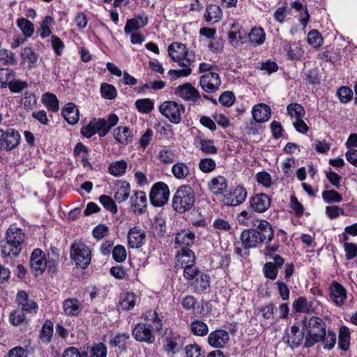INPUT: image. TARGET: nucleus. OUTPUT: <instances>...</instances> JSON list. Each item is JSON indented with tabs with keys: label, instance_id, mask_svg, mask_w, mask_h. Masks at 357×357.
I'll return each mask as SVG.
<instances>
[{
	"label": "nucleus",
	"instance_id": "f257e3e1",
	"mask_svg": "<svg viewBox=\"0 0 357 357\" xmlns=\"http://www.w3.org/2000/svg\"><path fill=\"white\" fill-rule=\"evenodd\" d=\"M168 54L172 61L182 67V69H172L168 71L172 80H176L180 77H188L192 73L190 66L195 61V56L193 53L188 52L185 45L172 43L168 47Z\"/></svg>",
	"mask_w": 357,
	"mask_h": 357
},
{
	"label": "nucleus",
	"instance_id": "f03ea898",
	"mask_svg": "<svg viewBox=\"0 0 357 357\" xmlns=\"http://www.w3.org/2000/svg\"><path fill=\"white\" fill-rule=\"evenodd\" d=\"M253 226L256 228L245 229L241 235L242 244L246 249L255 248L261 243H268L274 236L273 228L268 221L256 220Z\"/></svg>",
	"mask_w": 357,
	"mask_h": 357
},
{
	"label": "nucleus",
	"instance_id": "7ed1b4c3",
	"mask_svg": "<svg viewBox=\"0 0 357 357\" xmlns=\"http://www.w3.org/2000/svg\"><path fill=\"white\" fill-rule=\"evenodd\" d=\"M25 239V234L22 229L10 226L7 231L6 241L1 246V254L3 257H17L22 249V243Z\"/></svg>",
	"mask_w": 357,
	"mask_h": 357
},
{
	"label": "nucleus",
	"instance_id": "20e7f679",
	"mask_svg": "<svg viewBox=\"0 0 357 357\" xmlns=\"http://www.w3.org/2000/svg\"><path fill=\"white\" fill-rule=\"evenodd\" d=\"M302 327L306 333L304 342L305 347H310L321 342L326 331L325 322L317 317H312L308 320L306 318L303 319Z\"/></svg>",
	"mask_w": 357,
	"mask_h": 357
},
{
	"label": "nucleus",
	"instance_id": "39448f33",
	"mask_svg": "<svg viewBox=\"0 0 357 357\" xmlns=\"http://www.w3.org/2000/svg\"><path fill=\"white\" fill-rule=\"evenodd\" d=\"M118 122L119 117L115 114H109L107 120L105 119H93L86 127L82 128L81 132L83 136L87 138H90L96 133H98L100 137H104Z\"/></svg>",
	"mask_w": 357,
	"mask_h": 357
},
{
	"label": "nucleus",
	"instance_id": "423d86ee",
	"mask_svg": "<svg viewBox=\"0 0 357 357\" xmlns=\"http://www.w3.org/2000/svg\"><path fill=\"white\" fill-rule=\"evenodd\" d=\"M196 201L194 190L188 185L180 186L172 198V207L179 213L190 211Z\"/></svg>",
	"mask_w": 357,
	"mask_h": 357
},
{
	"label": "nucleus",
	"instance_id": "0eeeda50",
	"mask_svg": "<svg viewBox=\"0 0 357 357\" xmlns=\"http://www.w3.org/2000/svg\"><path fill=\"white\" fill-rule=\"evenodd\" d=\"M70 258L77 266L86 268L91 262V250L82 242L75 241L70 246Z\"/></svg>",
	"mask_w": 357,
	"mask_h": 357
},
{
	"label": "nucleus",
	"instance_id": "6e6552de",
	"mask_svg": "<svg viewBox=\"0 0 357 357\" xmlns=\"http://www.w3.org/2000/svg\"><path fill=\"white\" fill-rule=\"evenodd\" d=\"M178 262L183 268V276L188 280H192L201 273L195 266V255L192 250H185L184 254L178 255Z\"/></svg>",
	"mask_w": 357,
	"mask_h": 357
},
{
	"label": "nucleus",
	"instance_id": "1a4fd4ad",
	"mask_svg": "<svg viewBox=\"0 0 357 357\" xmlns=\"http://www.w3.org/2000/svg\"><path fill=\"white\" fill-rule=\"evenodd\" d=\"M49 268L55 266L54 261L47 259L45 254L40 249H34L30 257V266L35 275H40Z\"/></svg>",
	"mask_w": 357,
	"mask_h": 357
},
{
	"label": "nucleus",
	"instance_id": "9d476101",
	"mask_svg": "<svg viewBox=\"0 0 357 357\" xmlns=\"http://www.w3.org/2000/svg\"><path fill=\"white\" fill-rule=\"evenodd\" d=\"M159 110L170 122L178 124L181 121L185 107L175 101H165L160 105Z\"/></svg>",
	"mask_w": 357,
	"mask_h": 357
},
{
	"label": "nucleus",
	"instance_id": "9b49d317",
	"mask_svg": "<svg viewBox=\"0 0 357 357\" xmlns=\"http://www.w3.org/2000/svg\"><path fill=\"white\" fill-rule=\"evenodd\" d=\"M21 136L20 132L13 128L4 130L0 128V151H10L20 144Z\"/></svg>",
	"mask_w": 357,
	"mask_h": 357
},
{
	"label": "nucleus",
	"instance_id": "f8f14e48",
	"mask_svg": "<svg viewBox=\"0 0 357 357\" xmlns=\"http://www.w3.org/2000/svg\"><path fill=\"white\" fill-rule=\"evenodd\" d=\"M169 196V190L167 184L163 182L155 183L150 191V202L154 206H162L165 205Z\"/></svg>",
	"mask_w": 357,
	"mask_h": 357
},
{
	"label": "nucleus",
	"instance_id": "ddd939ff",
	"mask_svg": "<svg viewBox=\"0 0 357 357\" xmlns=\"http://www.w3.org/2000/svg\"><path fill=\"white\" fill-rule=\"evenodd\" d=\"M132 333L137 342L152 344L155 340L153 326L151 324L139 323L135 325Z\"/></svg>",
	"mask_w": 357,
	"mask_h": 357
},
{
	"label": "nucleus",
	"instance_id": "4468645a",
	"mask_svg": "<svg viewBox=\"0 0 357 357\" xmlns=\"http://www.w3.org/2000/svg\"><path fill=\"white\" fill-rule=\"evenodd\" d=\"M174 93L190 104H195L201 97L198 90L189 82L178 85Z\"/></svg>",
	"mask_w": 357,
	"mask_h": 357
},
{
	"label": "nucleus",
	"instance_id": "2eb2a0df",
	"mask_svg": "<svg viewBox=\"0 0 357 357\" xmlns=\"http://www.w3.org/2000/svg\"><path fill=\"white\" fill-rule=\"evenodd\" d=\"M195 240V234L190 230H182L177 233L175 237V244L176 248H181L178 251L176 257L178 255H183L185 250H190L188 248L192 246Z\"/></svg>",
	"mask_w": 357,
	"mask_h": 357
},
{
	"label": "nucleus",
	"instance_id": "dca6fc26",
	"mask_svg": "<svg viewBox=\"0 0 357 357\" xmlns=\"http://www.w3.org/2000/svg\"><path fill=\"white\" fill-rule=\"evenodd\" d=\"M164 347L167 353L174 354L180 351L183 346V338L171 329H166L164 337Z\"/></svg>",
	"mask_w": 357,
	"mask_h": 357
},
{
	"label": "nucleus",
	"instance_id": "f3484780",
	"mask_svg": "<svg viewBox=\"0 0 357 357\" xmlns=\"http://www.w3.org/2000/svg\"><path fill=\"white\" fill-rule=\"evenodd\" d=\"M199 84L207 93H213L219 89L221 79L218 73L208 72L200 77Z\"/></svg>",
	"mask_w": 357,
	"mask_h": 357
},
{
	"label": "nucleus",
	"instance_id": "a211bd4d",
	"mask_svg": "<svg viewBox=\"0 0 357 357\" xmlns=\"http://www.w3.org/2000/svg\"><path fill=\"white\" fill-rule=\"evenodd\" d=\"M248 196L246 189L242 185H238L224 198V204L227 206H236L243 203Z\"/></svg>",
	"mask_w": 357,
	"mask_h": 357
},
{
	"label": "nucleus",
	"instance_id": "6ab92c4d",
	"mask_svg": "<svg viewBox=\"0 0 357 357\" xmlns=\"http://www.w3.org/2000/svg\"><path fill=\"white\" fill-rule=\"evenodd\" d=\"M305 331L301 330L297 325H293L290 331H287L286 335L283 337V340L291 348L297 347L302 344L306 337Z\"/></svg>",
	"mask_w": 357,
	"mask_h": 357
},
{
	"label": "nucleus",
	"instance_id": "aec40b11",
	"mask_svg": "<svg viewBox=\"0 0 357 357\" xmlns=\"http://www.w3.org/2000/svg\"><path fill=\"white\" fill-rule=\"evenodd\" d=\"M249 203L253 211L264 213L269 208L271 199L265 193H258L250 198Z\"/></svg>",
	"mask_w": 357,
	"mask_h": 357
},
{
	"label": "nucleus",
	"instance_id": "412c9836",
	"mask_svg": "<svg viewBox=\"0 0 357 357\" xmlns=\"http://www.w3.org/2000/svg\"><path fill=\"white\" fill-rule=\"evenodd\" d=\"M127 239L129 248H139L145 244L146 232L139 227H134L129 229Z\"/></svg>",
	"mask_w": 357,
	"mask_h": 357
},
{
	"label": "nucleus",
	"instance_id": "4be33fe9",
	"mask_svg": "<svg viewBox=\"0 0 357 357\" xmlns=\"http://www.w3.org/2000/svg\"><path fill=\"white\" fill-rule=\"evenodd\" d=\"M16 301L17 305L24 312L36 314L38 310V304L24 291H20L17 293Z\"/></svg>",
	"mask_w": 357,
	"mask_h": 357
},
{
	"label": "nucleus",
	"instance_id": "5701e85b",
	"mask_svg": "<svg viewBox=\"0 0 357 357\" xmlns=\"http://www.w3.org/2000/svg\"><path fill=\"white\" fill-rule=\"evenodd\" d=\"M207 340L208 344L212 347L221 349L225 347L229 342V335L227 331L218 329L210 333Z\"/></svg>",
	"mask_w": 357,
	"mask_h": 357
},
{
	"label": "nucleus",
	"instance_id": "b1692460",
	"mask_svg": "<svg viewBox=\"0 0 357 357\" xmlns=\"http://www.w3.org/2000/svg\"><path fill=\"white\" fill-rule=\"evenodd\" d=\"M229 43L234 47H238L247 40V33L238 24H234L228 33Z\"/></svg>",
	"mask_w": 357,
	"mask_h": 357
},
{
	"label": "nucleus",
	"instance_id": "393cba45",
	"mask_svg": "<svg viewBox=\"0 0 357 357\" xmlns=\"http://www.w3.org/2000/svg\"><path fill=\"white\" fill-rule=\"evenodd\" d=\"M210 284V276L206 273H200L191 283V287L194 292L197 294H202L209 289Z\"/></svg>",
	"mask_w": 357,
	"mask_h": 357
},
{
	"label": "nucleus",
	"instance_id": "a878e982",
	"mask_svg": "<svg viewBox=\"0 0 357 357\" xmlns=\"http://www.w3.org/2000/svg\"><path fill=\"white\" fill-rule=\"evenodd\" d=\"M252 117L257 123L267 121L271 116V108L266 104L255 105L252 111Z\"/></svg>",
	"mask_w": 357,
	"mask_h": 357
},
{
	"label": "nucleus",
	"instance_id": "bb28decb",
	"mask_svg": "<svg viewBox=\"0 0 357 357\" xmlns=\"http://www.w3.org/2000/svg\"><path fill=\"white\" fill-rule=\"evenodd\" d=\"M227 179L222 176L213 178L208 183V188L215 195H222L227 188Z\"/></svg>",
	"mask_w": 357,
	"mask_h": 357
},
{
	"label": "nucleus",
	"instance_id": "cd10ccee",
	"mask_svg": "<svg viewBox=\"0 0 357 357\" xmlns=\"http://www.w3.org/2000/svg\"><path fill=\"white\" fill-rule=\"evenodd\" d=\"M331 298L337 305H342L347 297L346 290L342 284L333 282L330 287Z\"/></svg>",
	"mask_w": 357,
	"mask_h": 357
},
{
	"label": "nucleus",
	"instance_id": "c85d7f7f",
	"mask_svg": "<svg viewBox=\"0 0 357 357\" xmlns=\"http://www.w3.org/2000/svg\"><path fill=\"white\" fill-rule=\"evenodd\" d=\"M62 115L70 125H75L79 119V110L73 102H68L65 105L62 110Z\"/></svg>",
	"mask_w": 357,
	"mask_h": 357
},
{
	"label": "nucleus",
	"instance_id": "c756f323",
	"mask_svg": "<svg viewBox=\"0 0 357 357\" xmlns=\"http://www.w3.org/2000/svg\"><path fill=\"white\" fill-rule=\"evenodd\" d=\"M131 206L139 213H144L146 209L147 198L144 192L137 191L130 197Z\"/></svg>",
	"mask_w": 357,
	"mask_h": 357
},
{
	"label": "nucleus",
	"instance_id": "7c9ffc66",
	"mask_svg": "<svg viewBox=\"0 0 357 357\" xmlns=\"http://www.w3.org/2000/svg\"><path fill=\"white\" fill-rule=\"evenodd\" d=\"M130 194V185L129 183L121 181L116 184L114 197L117 202H124L128 199Z\"/></svg>",
	"mask_w": 357,
	"mask_h": 357
},
{
	"label": "nucleus",
	"instance_id": "2f4dec72",
	"mask_svg": "<svg viewBox=\"0 0 357 357\" xmlns=\"http://www.w3.org/2000/svg\"><path fill=\"white\" fill-rule=\"evenodd\" d=\"M113 134L114 139L119 144H128L132 141V132L126 126H119L114 130Z\"/></svg>",
	"mask_w": 357,
	"mask_h": 357
},
{
	"label": "nucleus",
	"instance_id": "473e14b6",
	"mask_svg": "<svg viewBox=\"0 0 357 357\" xmlns=\"http://www.w3.org/2000/svg\"><path fill=\"white\" fill-rule=\"evenodd\" d=\"M248 42L253 47L262 45L266 39V33L261 27H254L249 33H247Z\"/></svg>",
	"mask_w": 357,
	"mask_h": 357
},
{
	"label": "nucleus",
	"instance_id": "72a5a7b5",
	"mask_svg": "<svg viewBox=\"0 0 357 357\" xmlns=\"http://www.w3.org/2000/svg\"><path fill=\"white\" fill-rule=\"evenodd\" d=\"M20 56L24 62L27 63V68L32 69L38 66V56L31 47H26L21 50Z\"/></svg>",
	"mask_w": 357,
	"mask_h": 357
},
{
	"label": "nucleus",
	"instance_id": "f704fd0d",
	"mask_svg": "<svg viewBox=\"0 0 357 357\" xmlns=\"http://www.w3.org/2000/svg\"><path fill=\"white\" fill-rule=\"evenodd\" d=\"M63 310L68 316H77L81 312L79 301L76 298L66 299L63 302Z\"/></svg>",
	"mask_w": 357,
	"mask_h": 357
},
{
	"label": "nucleus",
	"instance_id": "c9c22d12",
	"mask_svg": "<svg viewBox=\"0 0 357 357\" xmlns=\"http://www.w3.org/2000/svg\"><path fill=\"white\" fill-rule=\"evenodd\" d=\"M204 17L208 22L214 24L221 19L222 10L218 6L211 4L206 8Z\"/></svg>",
	"mask_w": 357,
	"mask_h": 357
},
{
	"label": "nucleus",
	"instance_id": "e433bc0d",
	"mask_svg": "<svg viewBox=\"0 0 357 357\" xmlns=\"http://www.w3.org/2000/svg\"><path fill=\"white\" fill-rule=\"evenodd\" d=\"M42 102L45 107L52 112H56L59 109V102L57 97L52 93H45L42 96Z\"/></svg>",
	"mask_w": 357,
	"mask_h": 357
},
{
	"label": "nucleus",
	"instance_id": "4c0bfd02",
	"mask_svg": "<svg viewBox=\"0 0 357 357\" xmlns=\"http://www.w3.org/2000/svg\"><path fill=\"white\" fill-rule=\"evenodd\" d=\"M130 335L128 333H118L109 340V344L112 347H118L121 351H126Z\"/></svg>",
	"mask_w": 357,
	"mask_h": 357
},
{
	"label": "nucleus",
	"instance_id": "58836bf2",
	"mask_svg": "<svg viewBox=\"0 0 357 357\" xmlns=\"http://www.w3.org/2000/svg\"><path fill=\"white\" fill-rule=\"evenodd\" d=\"M127 167V162L124 160H121L112 162L109 166L108 170L110 174L119 177L126 173Z\"/></svg>",
	"mask_w": 357,
	"mask_h": 357
},
{
	"label": "nucleus",
	"instance_id": "ea45409f",
	"mask_svg": "<svg viewBox=\"0 0 357 357\" xmlns=\"http://www.w3.org/2000/svg\"><path fill=\"white\" fill-rule=\"evenodd\" d=\"M190 331L196 336H205L208 333V327L201 320H195L190 324Z\"/></svg>",
	"mask_w": 357,
	"mask_h": 357
},
{
	"label": "nucleus",
	"instance_id": "a19ab883",
	"mask_svg": "<svg viewBox=\"0 0 357 357\" xmlns=\"http://www.w3.org/2000/svg\"><path fill=\"white\" fill-rule=\"evenodd\" d=\"M287 111L291 119L294 120L303 119L305 114L303 107L298 103H291L288 105Z\"/></svg>",
	"mask_w": 357,
	"mask_h": 357
},
{
	"label": "nucleus",
	"instance_id": "79ce46f5",
	"mask_svg": "<svg viewBox=\"0 0 357 357\" xmlns=\"http://www.w3.org/2000/svg\"><path fill=\"white\" fill-rule=\"evenodd\" d=\"M350 331L346 326L340 328L339 331L338 346L343 351H347L349 348Z\"/></svg>",
	"mask_w": 357,
	"mask_h": 357
},
{
	"label": "nucleus",
	"instance_id": "37998d69",
	"mask_svg": "<svg viewBox=\"0 0 357 357\" xmlns=\"http://www.w3.org/2000/svg\"><path fill=\"white\" fill-rule=\"evenodd\" d=\"M17 26L26 37H31L34 32L33 24L26 18H19L17 20Z\"/></svg>",
	"mask_w": 357,
	"mask_h": 357
},
{
	"label": "nucleus",
	"instance_id": "c03bdc74",
	"mask_svg": "<svg viewBox=\"0 0 357 357\" xmlns=\"http://www.w3.org/2000/svg\"><path fill=\"white\" fill-rule=\"evenodd\" d=\"M293 307L296 312H310L313 311L312 303L304 297H299L293 303Z\"/></svg>",
	"mask_w": 357,
	"mask_h": 357
},
{
	"label": "nucleus",
	"instance_id": "a18cd8bd",
	"mask_svg": "<svg viewBox=\"0 0 357 357\" xmlns=\"http://www.w3.org/2000/svg\"><path fill=\"white\" fill-rule=\"evenodd\" d=\"M16 63L17 58L14 52L6 49L0 50V65L14 66Z\"/></svg>",
	"mask_w": 357,
	"mask_h": 357
},
{
	"label": "nucleus",
	"instance_id": "49530a36",
	"mask_svg": "<svg viewBox=\"0 0 357 357\" xmlns=\"http://www.w3.org/2000/svg\"><path fill=\"white\" fill-rule=\"evenodd\" d=\"M143 319L146 321H152L155 326V330L160 331L162 329V320L155 310H149L146 311L142 316Z\"/></svg>",
	"mask_w": 357,
	"mask_h": 357
},
{
	"label": "nucleus",
	"instance_id": "de8ad7c7",
	"mask_svg": "<svg viewBox=\"0 0 357 357\" xmlns=\"http://www.w3.org/2000/svg\"><path fill=\"white\" fill-rule=\"evenodd\" d=\"M136 296L133 293L127 292L121 298L119 305L122 310H130L135 305Z\"/></svg>",
	"mask_w": 357,
	"mask_h": 357
},
{
	"label": "nucleus",
	"instance_id": "09e8293b",
	"mask_svg": "<svg viewBox=\"0 0 357 357\" xmlns=\"http://www.w3.org/2000/svg\"><path fill=\"white\" fill-rule=\"evenodd\" d=\"M53 334V324L50 320H47L43 324L40 331V338L44 342H50Z\"/></svg>",
	"mask_w": 357,
	"mask_h": 357
},
{
	"label": "nucleus",
	"instance_id": "8fccbe9b",
	"mask_svg": "<svg viewBox=\"0 0 357 357\" xmlns=\"http://www.w3.org/2000/svg\"><path fill=\"white\" fill-rule=\"evenodd\" d=\"M322 198L326 203H340L342 201V196L335 190H327L322 192Z\"/></svg>",
	"mask_w": 357,
	"mask_h": 357
},
{
	"label": "nucleus",
	"instance_id": "3c124183",
	"mask_svg": "<svg viewBox=\"0 0 357 357\" xmlns=\"http://www.w3.org/2000/svg\"><path fill=\"white\" fill-rule=\"evenodd\" d=\"M172 172L176 178L181 179L189 174V168L183 162H177L173 165Z\"/></svg>",
	"mask_w": 357,
	"mask_h": 357
},
{
	"label": "nucleus",
	"instance_id": "603ef678",
	"mask_svg": "<svg viewBox=\"0 0 357 357\" xmlns=\"http://www.w3.org/2000/svg\"><path fill=\"white\" fill-rule=\"evenodd\" d=\"M135 106L139 112L148 114L153 109V102L149 98L139 99L135 101Z\"/></svg>",
	"mask_w": 357,
	"mask_h": 357
},
{
	"label": "nucleus",
	"instance_id": "864d4df0",
	"mask_svg": "<svg viewBox=\"0 0 357 357\" xmlns=\"http://www.w3.org/2000/svg\"><path fill=\"white\" fill-rule=\"evenodd\" d=\"M199 149L207 154H215L218 152V149L214 146V142L212 139H200Z\"/></svg>",
	"mask_w": 357,
	"mask_h": 357
},
{
	"label": "nucleus",
	"instance_id": "5fc2aeb1",
	"mask_svg": "<svg viewBox=\"0 0 357 357\" xmlns=\"http://www.w3.org/2000/svg\"><path fill=\"white\" fill-rule=\"evenodd\" d=\"M100 93L102 98L108 100L114 99L117 95L115 87L113 85L107 83L101 84Z\"/></svg>",
	"mask_w": 357,
	"mask_h": 357
},
{
	"label": "nucleus",
	"instance_id": "6e6d98bb",
	"mask_svg": "<svg viewBox=\"0 0 357 357\" xmlns=\"http://www.w3.org/2000/svg\"><path fill=\"white\" fill-rule=\"evenodd\" d=\"M53 22V18L47 15L46 16L43 22L40 23V27L39 29L40 35L42 38H45L51 35L50 25Z\"/></svg>",
	"mask_w": 357,
	"mask_h": 357
},
{
	"label": "nucleus",
	"instance_id": "4d7b16f0",
	"mask_svg": "<svg viewBox=\"0 0 357 357\" xmlns=\"http://www.w3.org/2000/svg\"><path fill=\"white\" fill-rule=\"evenodd\" d=\"M263 272L266 278L274 280L277 278L278 268L273 262H266L264 265Z\"/></svg>",
	"mask_w": 357,
	"mask_h": 357
},
{
	"label": "nucleus",
	"instance_id": "13d9d810",
	"mask_svg": "<svg viewBox=\"0 0 357 357\" xmlns=\"http://www.w3.org/2000/svg\"><path fill=\"white\" fill-rule=\"evenodd\" d=\"M99 201L107 211H109L112 213H117V206L114 200L109 196L102 195L100 196Z\"/></svg>",
	"mask_w": 357,
	"mask_h": 357
},
{
	"label": "nucleus",
	"instance_id": "bf43d9fd",
	"mask_svg": "<svg viewBox=\"0 0 357 357\" xmlns=\"http://www.w3.org/2000/svg\"><path fill=\"white\" fill-rule=\"evenodd\" d=\"M275 310L276 308L273 303H268L259 308V312H261L263 319L270 321L274 320V314Z\"/></svg>",
	"mask_w": 357,
	"mask_h": 357
},
{
	"label": "nucleus",
	"instance_id": "052dcab7",
	"mask_svg": "<svg viewBox=\"0 0 357 357\" xmlns=\"http://www.w3.org/2000/svg\"><path fill=\"white\" fill-rule=\"evenodd\" d=\"M199 167L202 172L209 173L215 169L216 163L212 158H206L200 160Z\"/></svg>",
	"mask_w": 357,
	"mask_h": 357
},
{
	"label": "nucleus",
	"instance_id": "680f3d73",
	"mask_svg": "<svg viewBox=\"0 0 357 357\" xmlns=\"http://www.w3.org/2000/svg\"><path fill=\"white\" fill-rule=\"evenodd\" d=\"M92 353L91 357H107V349L102 342H98L90 347Z\"/></svg>",
	"mask_w": 357,
	"mask_h": 357
},
{
	"label": "nucleus",
	"instance_id": "e2e57ef3",
	"mask_svg": "<svg viewBox=\"0 0 357 357\" xmlns=\"http://www.w3.org/2000/svg\"><path fill=\"white\" fill-rule=\"evenodd\" d=\"M127 252L123 245H118L115 246L112 250L113 259L119 263L123 262L126 260Z\"/></svg>",
	"mask_w": 357,
	"mask_h": 357
},
{
	"label": "nucleus",
	"instance_id": "0e129e2a",
	"mask_svg": "<svg viewBox=\"0 0 357 357\" xmlns=\"http://www.w3.org/2000/svg\"><path fill=\"white\" fill-rule=\"evenodd\" d=\"M26 320L24 312L22 310H14L10 314L9 321L13 326H19Z\"/></svg>",
	"mask_w": 357,
	"mask_h": 357
},
{
	"label": "nucleus",
	"instance_id": "69168bd1",
	"mask_svg": "<svg viewBox=\"0 0 357 357\" xmlns=\"http://www.w3.org/2000/svg\"><path fill=\"white\" fill-rule=\"evenodd\" d=\"M307 42L314 47H319L323 43V38L317 30H312L307 34Z\"/></svg>",
	"mask_w": 357,
	"mask_h": 357
},
{
	"label": "nucleus",
	"instance_id": "338daca9",
	"mask_svg": "<svg viewBox=\"0 0 357 357\" xmlns=\"http://www.w3.org/2000/svg\"><path fill=\"white\" fill-rule=\"evenodd\" d=\"M186 357H205L201 347L197 344H189L185 347Z\"/></svg>",
	"mask_w": 357,
	"mask_h": 357
},
{
	"label": "nucleus",
	"instance_id": "774afa93",
	"mask_svg": "<svg viewBox=\"0 0 357 357\" xmlns=\"http://www.w3.org/2000/svg\"><path fill=\"white\" fill-rule=\"evenodd\" d=\"M346 258L351 260L357 256V245L353 243L344 242L343 244Z\"/></svg>",
	"mask_w": 357,
	"mask_h": 357
}]
</instances>
